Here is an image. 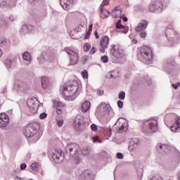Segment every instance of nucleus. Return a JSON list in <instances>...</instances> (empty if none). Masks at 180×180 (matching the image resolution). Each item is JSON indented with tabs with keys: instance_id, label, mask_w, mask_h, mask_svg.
Instances as JSON below:
<instances>
[{
	"instance_id": "1",
	"label": "nucleus",
	"mask_w": 180,
	"mask_h": 180,
	"mask_svg": "<svg viewBox=\"0 0 180 180\" xmlns=\"http://www.w3.org/2000/svg\"><path fill=\"white\" fill-rule=\"evenodd\" d=\"M141 129L145 134L155 133L158 129V121L154 118L143 122Z\"/></svg>"
},
{
	"instance_id": "2",
	"label": "nucleus",
	"mask_w": 180,
	"mask_h": 180,
	"mask_svg": "<svg viewBox=\"0 0 180 180\" xmlns=\"http://www.w3.org/2000/svg\"><path fill=\"white\" fill-rule=\"evenodd\" d=\"M77 91H78V83L73 82L63 90V95L68 101H75L77 98Z\"/></svg>"
},
{
	"instance_id": "3",
	"label": "nucleus",
	"mask_w": 180,
	"mask_h": 180,
	"mask_svg": "<svg viewBox=\"0 0 180 180\" xmlns=\"http://www.w3.org/2000/svg\"><path fill=\"white\" fill-rule=\"evenodd\" d=\"M86 30V25L80 24L70 32V36L72 39L78 40L79 39H81V37H84Z\"/></svg>"
},
{
	"instance_id": "4",
	"label": "nucleus",
	"mask_w": 180,
	"mask_h": 180,
	"mask_svg": "<svg viewBox=\"0 0 180 180\" xmlns=\"http://www.w3.org/2000/svg\"><path fill=\"white\" fill-rule=\"evenodd\" d=\"M115 126L118 133H123V131L129 130V122L127 120L123 117L118 119Z\"/></svg>"
},
{
	"instance_id": "5",
	"label": "nucleus",
	"mask_w": 180,
	"mask_h": 180,
	"mask_svg": "<svg viewBox=\"0 0 180 180\" xmlns=\"http://www.w3.org/2000/svg\"><path fill=\"white\" fill-rule=\"evenodd\" d=\"M65 51L67 54L70 56V63L72 65L78 64V60H79V51L78 49L72 50L70 49H66Z\"/></svg>"
},
{
	"instance_id": "6",
	"label": "nucleus",
	"mask_w": 180,
	"mask_h": 180,
	"mask_svg": "<svg viewBox=\"0 0 180 180\" xmlns=\"http://www.w3.org/2000/svg\"><path fill=\"white\" fill-rule=\"evenodd\" d=\"M141 58L145 60V61H151L153 60V51L150 46H142L141 49Z\"/></svg>"
},
{
	"instance_id": "7",
	"label": "nucleus",
	"mask_w": 180,
	"mask_h": 180,
	"mask_svg": "<svg viewBox=\"0 0 180 180\" xmlns=\"http://www.w3.org/2000/svg\"><path fill=\"white\" fill-rule=\"evenodd\" d=\"M37 133V128L34 127V124H30L24 128V134L25 137H33Z\"/></svg>"
},
{
	"instance_id": "8",
	"label": "nucleus",
	"mask_w": 180,
	"mask_h": 180,
	"mask_svg": "<svg viewBox=\"0 0 180 180\" xmlns=\"http://www.w3.org/2000/svg\"><path fill=\"white\" fill-rule=\"evenodd\" d=\"M27 105L32 113H36L37 112V109H39V103L37 101L32 98L28 99Z\"/></svg>"
},
{
	"instance_id": "9",
	"label": "nucleus",
	"mask_w": 180,
	"mask_h": 180,
	"mask_svg": "<svg viewBox=\"0 0 180 180\" xmlns=\"http://www.w3.org/2000/svg\"><path fill=\"white\" fill-rule=\"evenodd\" d=\"M70 157L73 158H77L78 160V152L79 151V146L76 143H74L68 147Z\"/></svg>"
},
{
	"instance_id": "10",
	"label": "nucleus",
	"mask_w": 180,
	"mask_h": 180,
	"mask_svg": "<svg viewBox=\"0 0 180 180\" xmlns=\"http://www.w3.org/2000/svg\"><path fill=\"white\" fill-rule=\"evenodd\" d=\"M9 124V117L6 113H0V128L5 129Z\"/></svg>"
},
{
	"instance_id": "11",
	"label": "nucleus",
	"mask_w": 180,
	"mask_h": 180,
	"mask_svg": "<svg viewBox=\"0 0 180 180\" xmlns=\"http://www.w3.org/2000/svg\"><path fill=\"white\" fill-rule=\"evenodd\" d=\"M108 46H109V37L108 36H104L100 41V46L101 47V49H100L101 53L103 54L105 50L108 49Z\"/></svg>"
},
{
	"instance_id": "12",
	"label": "nucleus",
	"mask_w": 180,
	"mask_h": 180,
	"mask_svg": "<svg viewBox=\"0 0 180 180\" xmlns=\"http://www.w3.org/2000/svg\"><path fill=\"white\" fill-rule=\"evenodd\" d=\"M161 3L155 1L149 6V11L155 13H160L161 12Z\"/></svg>"
},
{
	"instance_id": "13",
	"label": "nucleus",
	"mask_w": 180,
	"mask_h": 180,
	"mask_svg": "<svg viewBox=\"0 0 180 180\" xmlns=\"http://www.w3.org/2000/svg\"><path fill=\"white\" fill-rule=\"evenodd\" d=\"M111 53L115 58H117L120 61L122 58H124V51L122 49H112L111 50Z\"/></svg>"
},
{
	"instance_id": "14",
	"label": "nucleus",
	"mask_w": 180,
	"mask_h": 180,
	"mask_svg": "<svg viewBox=\"0 0 180 180\" xmlns=\"http://www.w3.org/2000/svg\"><path fill=\"white\" fill-rule=\"evenodd\" d=\"M171 131L173 133H179L180 131V117L175 119V123L170 127Z\"/></svg>"
},
{
	"instance_id": "15",
	"label": "nucleus",
	"mask_w": 180,
	"mask_h": 180,
	"mask_svg": "<svg viewBox=\"0 0 180 180\" xmlns=\"http://www.w3.org/2000/svg\"><path fill=\"white\" fill-rule=\"evenodd\" d=\"M60 2L65 11H68L74 4V0H60Z\"/></svg>"
},
{
	"instance_id": "16",
	"label": "nucleus",
	"mask_w": 180,
	"mask_h": 180,
	"mask_svg": "<svg viewBox=\"0 0 180 180\" xmlns=\"http://www.w3.org/2000/svg\"><path fill=\"white\" fill-rule=\"evenodd\" d=\"M166 37L169 40H174L176 37V32H175V30L172 28L167 27L166 29Z\"/></svg>"
},
{
	"instance_id": "17",
	"label": "nucleus",
	"mask_w": 180,
	"mask_h": 180,
	"mask_svg": "<svg viewBox=\"0 0 180 180\" xmlns=\"http://www.w3.org/2000/svg\"><path fill=\"white\" fill-rule=\"evenodd\" d=\"M147 26H148V22L142 20L138 24L137 27L135 28V30L139 33V32H141L142 30H146V29H147Z\"/></svg>"
},
{
	"instance_id": "18",
	"label": "nucleus",
	"mask_w": 180,
	"mask_h": 180,
	"mask_svg": "<svg viewBox=\"0 0 180 180\" xmlns=\"http://www.w3.org/2000/svg\"><path fill=\"white\" fill-rule=\"evenodd\" d=\"M109 5V0H103V3L101 5V12L103 15V18H108L109 16V11L103 8L104 6Z\"/></svg>"
},
{
	"instance_id": "19",
	"label": "nucleus",
	"mask_w": 180,
	"mask_h": 180,
	"mask_svg": "<svg viewBox=\"0 0 180 180\" xmlns=\"http://www.w3.org/2000/svg\"><path fill=\"white\" fill-rule=\"evenodd\" d=\"M110 106L105 103H101L96 109V112L98 113H105V112H108L109 110Z\"/></svg>"
},
{
	"instance_id": "20",
	"label": "nucleus",
	"mask_w": 180,
	"mask_h": 180,
	"mask_svg": "<svg viewBox=\"0 0 180 180\" xmlns=\"http://www.w3.org/2000/svg\"><path fill=\"white\" fill-rule=\"evenodd\" d=\"M140 144V141H139L138 139H134L133 141L131 142L130 146H129L128 149L129 151H134L139 147V145Z\"/></svg>"
},
{
	"instance_id": "21",
	"label": "nucleus",
	"mask_w": 180,
	"mask_h": 180,
	"mask_svg": "<svg viewBox=\"0 0 180 180\" xmlns=\"http://www.w3.org/2000/svg\"><path fill=\"white\" fill-rule=\"evenodd\" d=\"M41 86L44 89H47L50 86V79L49 77H44L41 78Z\"/></svg>"
},
{
	"instance_id": "22",
	"label": "nucleus",
	"mask_w": 180,
	"mask_h": 180,
	"mask_svg": "<svg viewBox=\"0 0 180 180\" xmlns=\"http://www.w3.org/2000/svg\"><path fill=\"white\" fill-rule=\"evenodd\" d=\"M112 16L114 18H123V15H122V9L120 6L116 7L113 10Z\"/></svg>"
},
{
	"instance_id": "23",
	"label": "nucleus",
	"mask_w": 180,
	"mask_h": 180,
	"mask_svg": "<svg viewBox=\"0 0 180 180\" xmlns=\"http://www.w3.org/2000/svg\"><path fill=\"white\" fill-rule=\"evenodd\" d=\"M89 109H91V103L89 101H85L82 105V112L86 113Z\"/></svg>"
},
{
	"instance_id": "24",
	"label": "nucleus",
	"mask_w": 180,
	"mask_h": 180,
	"mask_svg": "<svg viewBox=\"0 0 180 180\" xmlns=\"http://www.w3.org/2000/svg\"><path fill=\"white\" fill-rule=\"evenodd\" d=\"M52 158L55 162H60V158H61V150L53 153Z\"/></svg>"
},
{
	"instance_id": "25",
	"label": "nucleus",
	"mask_w": 180,
	"mask_h": 180,
	"mask_svg": "<svg viewBox=\"0 0 180 180\" xmlns=\"http://www.w3.org/2000/svg\"><path fill=\"white\" fill-rule=\"evenodd\" d=\"M41 168V166L38 162H34L31 165V169L33 172H37Z\"/></svg>"
},
{
	"instance_id": "26",
	"label": "nucleus",
	"mask_w": 180,
	"mask_h": 180,
	"mask_svg": "<svg viewBox=\"0 0 180 180\" xmlns=\"http://www.w3.org/2000/svg\"><path fill=\"white\" fill-rule=\"evenodd\" d=\"M4 64L7 70L12 68V60L11 58H6L4 60Z\"/></svg>"
},
{
	"instance_id": "27",
	"label": "nucleus",
	"mask_w": 180,
	"mask_h": 180,
	"mask_svg": "<svg viewBox=\"0 0 180 180\" xmlns=\"http://www.w3.org/2000/svg\"><path fill=\"white\" fill-rule=\"evenodd\" d=\"M117 29H124V31H122V33H127L129 32V28H127L125 26H123L122 24H120V21H118L116 25Z\"/></svg>"
},
{
	"instance_id": "28",
	"label": "nucleus",
	"mask_w": 180,
	"mask_h": 180,
	"mask_svg": "<svg viewBox=\"0 0 180 180\" xmlns=\"http://www.w3.org/2000/svg\"><path fill=\"white\" fill-rule=\"evenodd\" d=\"M157 148L159 151H164V153H167V150H168V146L163 144H158Z\"/></svg>"
},
{
	"instance_id": "29",
	"label": "nucleus",
	"mask_w": 180,
	"mask_h": 180,
	"mask_svg": "<svg viewBox=\"0 0 180 180\" xmlns=\"http://www.w3.org/2000/svg\"><path fill=\"white\" fill-rule=\"evenodd\" d=\"M22 58L25 61H32V56L29 52L26 51L22 54Z\"/></svg>"
},
{
	"instance_id": "30",
	"label": "nucleus",
	"mask_w": 180,
	"mask_h": 180,
	"mask_svg": "<svg viewBox=\"0 0 180 180\" xmlns=\"http://www.w3.org/2000/svg\"><path fill=\"white\" fill-rule=\"evenodd\" d=\"M65 105L61 101H53V108H64Z\"/></svg>"
},
{
	"instance_id": "31",
	"label": "nucleus",
	"mask_w": 180,
	"mask_h": 180,
	"mask_svg": "<svg viewBox=\"0 0 180 180\" xmlns=\"http://www.w3.org/2000/svg\"><path fill=\"white\" fill-rule=\"evenodd\" d=\"M118 98L120 101H124V98H126V93L123 91H120L118 94Z\"/></svg>"
},
{
	"instance_id": "32",
	"label": "nucleus",
	"mask_w": 180,
	"mask_h": 180,
	"mask_svg": "<svg viewBox=\"0 0 180 180\" xmlns=\"http://www.w3.org/2000/svg\"><path fill=\"white\" fill-rule=\"evenodd\" d=\"M20 32L24 34H26V33H27V25L24 24L21 27Z\"/></svg>"
},
{
	"instance_id": "33",
	"label": "nucleus",
	"mask_w": 180,
	"mask_h": 180,
	"mask_svg": "<svg viewBox=\"0 0 180 180\" xmlns=\"http://www.w3.org/2000/svg\"><path fill=\"white\" fill-rule=\"evenodd\" d=\"M6 46V39L0 38V47H5Z\"/></svg>"
},
{
	"instance_id": "34",
	"label": "nucleus",
	"mask_w": 180,
	"mask_h": 180,
	"mask_svg": "<svg viewBox=\"0 0 180 180\" xmlns=\"http://www.w3.org/2000/svg\"><path fill=\"white\" fill-rule=\"evenodd\" d=\"M89 50H91V45L88 43H86L84 44V51H85L86 53H88V51H89Z\"/></svg>"
},
{
	"instance_id": "35",
	"label": "nucleus",
	"mask_w": 180,
	"mask_h": 180,
	"mask_svg": "<svg viewBox=\"0 0 180 180\" xmlns=\"http://www.w3.org/2000/svg\"><path fill=\"white\" fill-rule=\"evenodd\" d=\"M57 124L58 127H63V124H64V120L59 119L57 120Z\"/></svg>"
},
{
	"instance_id": "36",
	"label": "nucleus",
	"mask_w": 180,
	"mask_h": 180,
	"mask_svg": "<svg viewBox=\"0 0 180 180\" xmlns=\"http://www.w3.org/2000/svg\"><path fill=\"white\" fill-rule=\"evenodd\" d=\"M82 76L84 79H88V72L86 70H84L82 72Z\"/></svg>"
},
{
	"instance_id": "37",
	"label": "nucleus",
	"mask_w": 180,
	"mask_h": 180,
	"mask_svg": "<svg viewBox=\"0 0 180 180\" xmlns=\"http://www.w3.org/2000/svg\"><path fill=\"white\" fill-rule=\"evenodd\" d=\"M140 37H141L142 39H146L147 37V32H146L145 31L141 32Z\"/></svg>"
},
{
	"instance_id": "38",
	"label": "nucleus",
	"mask_w": 180,
	"mask_h": 180,
	"mask_svg": "<svg viewBox=\"0 0 180 180\" xmlns=\"http://www.w3.org/2000/svg\"><path fill=\"white\" fill-rule=\"evenodd\" d=\"M46 117H47V113L46 112H42L39 115V119H41V120H43V119H46Z\"/></svg>"
},
{
	"instance_id": "39",
	"label": "nucleus",
	"mask_w": 180,
	"mask_h": 180,
	"mask_svg": "<svg viewBox=\"0 0 180 180\" xmlns=\"http://www.w3.org/2000/svg\"><path fill=\"white\" fill-rule=\"evenodd\" d=\"M0 6L1 8L6 6V0H0Z\"/></svg>"
},
{
	"instance_id": "40",
	"label": "nucleus",
	"mask_w": 180,
	"mask_h": 180,
	"mask_svg": "<svg viewBox=\"0 0 180 180\" xmlns=\"http://www.w3.org/2000/svg\"><path fill=\"white\" fill-rule=\"evenodd\" d=\"M91 129L92 131H96L98 130V126H96V124H92L91 125Z\"/></svg>"
},
{
	"instance_id": "41",
	"label": "nucleus",
	"mask_w": 180,
	"mask_h": 180,
	"mask_svg": "<svg viewBox=\"0 0 180 180\" xmlns=\"http://www.w3.org/2000/svg\"><path fill=\"white\" fill-rule=\"evenodd\" d=\"M172 86L174 88V89H178V88L180 86V83L177 82L175 84H172Z\"/></svg>"
},
{
	"instance_id": "42",
	"label": "nucleus",
	"mask_w": 180,
	"mask_h": 180,
	"mask_svg": "<svg viewBox=\"0 0 180 180\" xmlns=\"http://www.w3.org/2000/svg\"><path fill=\"white\" fill-rule=\"evenodd\" d=\"M101 61H103V63H108V61H109V58H108L107 56H103L101 57Z\"/></svg>"
},
{
	"instance_id": "43",
	"label": "nucleus",
	"mask_w": 180,
	"mask_h": 180,
	"mask_svg": "<svg viewBox=\"0 0 180 180\" xmlns=\"http://www.w3.org/2000/svg\"><path fill=\"white\" fill-rule=\"evenodd\" d=\"M92 139H93L94 143H96V141L99 143H102V141L99 140V136H94Z\"/></svg>"
},
{
	"instance_id": "44",
	"label": "nucleus",
	"mask_w": 180,
	"mask_h": 180,
	"mask_svg": "<svg viewBox=\"0 0 180 180\" xmlns=\"http://www.w3.org/2000/svg\"><path fill=\"white\" fill-rule=\"evenodd\" d=\"M26 163H22L20 166V169H21V171H25V169H26Z\"/></svg>"
},
{
	"instance_id": "45",
	"label": "nucleus",
	"mask_w": 180,
	"mask_h": 180,
	"mask_svg": "<svg viewBox=\"0 0 180 180\" xmlns=\"http://www.w3.org/2000/svg\"><path fill=\"white\" fill-rule=\"evenodd\" d=\"M104 91L103 90H102V89H98V91H97V95L98 96H102V95H103V94H104Z\"/></svg>"
},
{
	"instance_id": "46",
	"label": "nucleus",
	"mask_w": 180,
	"mask_h": 180,
	"mask_svg": "<svg viewBox=\"0 0 180 180\" xmlns=\"http://www.w3.org/2000/svg\"><path fill=\"white\" fill-rule=\"evenodd\" d=\"M117 106L120 108V109H122L123 108V101H117Z\"/></svg>"
},
{
	"instance_id": "47",
	"label": "nucleus",
	"mask_w": 180,
	"mask_h": 180,
	"mask_svg": "<svg viewBox=\"0 0 180 180\" xmlns=\"http://www.w3.org/2000/svg\"><path fill=\"white\" fill-rule=\"evenodd\" d=\"M27 33H30V32H32V30H33V26L27 25Z\"/></svg>"
},
{
	"instance_id": "48",
	"label": "nucleus",
	"mask_w": 180,
	"mask_h": 180,
	"mask_svg": "<svg viewBox=\"0 0 180 180\" xmlns=\"http://www.w3.org/2000/svg\"><path fill=\"white\" fill-rule=\"evenodd\" d=\"M89 58V56L85 55L82 57V61L83 63H86L88 61V59Z\"/></svg>"
},
{
	"instance_id": "49",
	"label": "nucleus",
	"mask_w": 180,
	"mask_h": 180,
	"mask_svg": "<svg viewBox=\"0 0 180 180\" xmlns=\"http://www.w3.org/2000/svg\"><path fill=\"white\" fill-rule=\"evenodd\" d=\"M98 51V49H96V48L93 47L91 50H90V54H95V53Z\"/></svg>"
},
{
	"instance_id": "50",
	"label": "nucleus",
	"mask_w": 180,
	"mask_h": 180,
	"mask_svg": "<svg viewBox=\"0 0 180 180\" xmlns=\"http://www.w3.org/2000/svg\"><path fill=\"white\" fill-rule=\"evenodd\" d=\"M38 60L39 61L40 64H43V63H44V57L43 56L39 57Z\"/></svg>"
},
{
	"instance_id": "51",
	"label": "nucleus",
	"mask_w": 180,
	"mask_h": 180,
	"mask_svg": "<svg viewBox=\"0 0 180 180\" xmlns=\"http://www.w3.org/2000/svg\"><path fill=\"white\" fill-rule=\"evenodd\" d=\"M117 158H119V160H123V157H124V156L123 155L122 153H117Z\"/></svg>"
},
{
	"instance_id": "52",
	"label": "nucleus",
	"mask_w": 180,
	"mask_h": 180,
	"mask_svg": "<svg viewBox=\"0 0 180 180\" xmlns=\"http://www.w3.org/2000/svg\"><path fill=\"white\" fill-rule=\"evenodd\" d=\"M8 19L11 22H15L16 20V18H15L13 15H11Z\"/></svg>"
},
{
	"instance_id": "53",
	"label": "nucleus",
	"mask_w": 180,
	"mask_h": 180,
	"mask_svg": "<svg viewBox=\"0 0 180 180\" xmlns=\"http://www.w3.org/2000/svg\"><path fill=\"white\" fill-rule=\"evenodd\" d=\"M56 113L57 115H62L63 113V110L60 109V108H57L56 109Z\"/></svg>"
},
{
	"instance_id": "54",
	"label": "nucleus",
	"mask_w": 180,
	"mask_h": 180,
	"mask_svg": "<svg viewBox=\"0 0 180 180\" xmlns=\"http://www.w3.org/2000/svg\"><path fill=\"white\" fill-rule=\"evenodd\" d=\"M5 25H6V22H5L4 20H0V26L1 27H4V26H5Z\"/></svg>"
},
{
	"instance_id": "55",
	"label": "nucleus",
	"mask_w": 180,
	"mask_h": 180,
	"mask_svg": "<svg viewBox=\"0 0 180 180\" xmlns=\"http://www.w3.org/2000/svg\"><path fill=\"white\" fill-rule=\"evenodd\" d=\"M150 180H161L158 178V176H153L150 179Z\"/></svg>"
},
{
	"instance_id": "56",
	"label": "nucleus",
	"mask_w": 180,
	"mask_h": 180,
	"mask_svg": "<svg viewBox=\"0 0 180 180\" xmlns=\"http://www.w3.org/2000/svg\"><path fill=\"white\" fill-rule=\"evenodd\" d=\"M94 34L96 36V39H99V34H98V31H95Z\"/></svg>"
},
{
	"instance_id": "57",
	"label": "nucleus",
	"mask_w": 180,
	"mask_h": 180,
	"mask_svg": "<svg viewBox=\"0 0 180 180\" xmlns=\"http://www.w3.org/2000/svg\"><path fill=\"white\" fill-rule=\"evenodd\" d=\"M93 25L92 24H91L90 25H89V32H92V27H93Z\"/></svg>"
},
{
	"instance_id": "58",
	"label": "nucleus",
	"mask_w": 180,
	"mask_h": 180,
	"mask_svg": "<svg viewBox=\"0 0 180 180\" xmlns=\"http://www.w3.org/2000/svg\"><path fill=\"white\" fill-rule=\"evenodd\" d=\"M121 19H122V20H124V22H127V17H123L121 18Z\"/></svg>"
},
{
	"instance_id": "59",
	"label": "nucleus",
	"mask_w": 180,
	"mask_h": 180,
	"mask_svg": "<svg viewBox=\"0 0 180 180\" xmlns=\"http://www.w3.org/2000/svg\"><path fill=\"white\" fill-rule=\"evenodd\" d=\"M89 34H91V31H88L86 35L85 36V39H88V36H89Z\"/></svg>"
},
{
	"instance_id": "60",
	"label": "nucleus",
	"mask_w": 180,
	"mask_h": 180,
	"mask_svg": "<svg viewBox=\"0 0 180 180\" xmlns=\"http://www.w3.org/2000/svg\"><path fill=\"white\" fill-rule=\"evenodd\" d=\"M2 54H4V53L2 52V50L0 49V58L2 57Z\"/></svg>"
},
{
	"instance_id": "61",
	"label": "nucleus",
	"mask_w": 180,
	"mask_h": 180,
	"mask_svg": "<svg viewBox=\"0 0 180 180\" xmlns=\"http://www.w3.org/2000/svg\"><path fill=\"white\" fill-rule=\"evenodd\" d=\"M83 153V155H87L88 152H87L86 153H85V152H84V151H83V153Z\"/></svg>"
},
{
	"instance_id": "62",
	"label": "nucleus",
	"mask_w": 180,
	"mask_h": 180,
	"mask_svg": "<svg viewBox=\"0 0 180 180\" xmlns=\"http://www.w3.org/2000/svg\"><path fill=\"white\" fill-rule=\"evenodd\" d=\"M43 157H46V153H42Z\"/></svg>"
},
{
	"instance_id": "63",
	"label": "nucleus",
	"mask_w": 180,
	"mask_h": 180,
	"mask_svg": "<svg viewBox=\"0 0 180 180\" xmlns=\"http://www.w3.org/2000/svg\"><path fill=\"white\" fill-rule=\"evenodd\" d=\"M122 32H124V29H121Z\"/></svg>"
},
{
	"instance_id": "64",
	"label": "nucleus",
	"mask_w": 180,
	"mask_h": 180,
	"mask_svg": "<svg viewBox=\"0 0 180 180\" xmlns=\"http://www.w3.org/2000/svg\"><path fill=\"white\" fill-rule=\"evenodd\" d=\"M179 177L180 178V173H179Z\"/></svg>"
}]
</instances>
